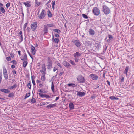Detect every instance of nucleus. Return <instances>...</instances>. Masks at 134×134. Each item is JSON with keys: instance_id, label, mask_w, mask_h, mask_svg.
Instances as JSON below:
<instances>
[{"instance_id": "f257e3e1", "label": "nucleus", "mask_w": 134, "mask_h": 134, "mask_svg": "<svg viewBox=\"0 0 134 134\" xmlns=\"http://www.w3.org/2000/svg\"><path fill=\"white\" fill-rule=\"evenodd\" d=\"M47 69H50L52 68L53 62L51 60L50 57H47Z\"/></svg>"}, {"instance_id": "f03ea898", "label": "nucleus", "mask_w": 134, "mask_h": 134, "mask_svg": "<svg viewBox=\"0 0 134 134\" xmlns=\"http://www.w3.org/2000/svg\"><path fill=\"white\" fill-rule=\"evenodd\" d=\"M78 82L79 83H85V80L84 77L81 75H79L77 78Z\"/></svg>"}, {"instance_id": "7ed1b4c3", "label": "nucleus", "mask_w": 134, "mask_h": 134, "mask_svg": "<svg viewBox=\"0 0 134 134\" xmlns=\"http://www.w3.org/2000/svg\"><path fill=\"white\" fill-rule=\"evenodd\" d=\"M103 11L105 14H108L110 13V9L107 6L104 5L103 6Z\"/></svg>"}, {"instance_id": "20e7f679", "label": "nucleus", "mask_w": 134, "mask_h": 134, "mask_svg": "<svg viewBox=\"0 0 134 134\" xmlns=\"http://www.w3.org/2000/svg\"><path fill=\"white\" fill-rule=\"evenodd\" d=\"M93 12L94 15H98L100 13V10L97 7H95L92 10Z\"/></svg>"}, {"instance_id": "39448f33", "label": "nucleus", "mask_w": 134, "mask_h": 134, "mask_svg": "<svg viewBox=\"0 0 134 134\" xmlns=\"http://www.w3.org/2000/svg\"><path fill=\"white\" fill-rule=\"evenodd\" d=\"M45 11L44 10L42 9V12L38 16V17L40 19H42L44 18L46 16Z\"/></svg>"}, {"instance_id": "423d86ee", "label": "nucleus", "mask_w": 134, "mask_h": 134, "mask_svg": "<svg viewBox=\"0 0 134 134\" xmlns=\"http://www.w3.org/2000/svg\"><path fill=\"white\" fill-rule=\"evenodd\" d=\"M89 77L93 80H97L98 78V77L96 74H91L89 75Z\"/></svg>"}, {"instance_id": "0eeeda50", "label": "nucleus", "mask_w": 134, "mask_h": 134, "mask_svg": "<svg viewBox=\"0 0 134 134\" xmlns=\"http://www.w3.org/2000/svg\"><path fill=\"white\" fill-rule=\"evenodd\" d=\"M37 25V23L36 22L31 25V26L32 31H34L36 29Z\"/></svg>"}, {"instance_id": "6e6552de", "label": "nucleus", "mask_w": 134, "mask_h": 134, "mask_svg": "<svg viewBox=\"0 0 134 134\" xmlns=\"http://www.w3.org/2000/svg\"><path fill=\"white\" fill-rule=\"evenodd\" d=\"M74 43L78 48H80L81 46V43L78 40H76L74 41Z\"/></svg>"}, {"instance_id": "1a4fd4ad", "label": "nucleus", "mask_w": 134, "mask_h": 134, "mask_svg": "<svg viewBox=\"0 0 134 134\" xmlns=\"http://www.w3.org/2000/svg\"><path fill=\"white\" fill-rule=\"evenodd\" d=\"M62 64L65 67L67 68H70L71 67V65L69 64L66 61H63V62Z\"/></svg>"}, {"instance_id": "9d476101", "label": "nucleus", "mask_w": 134, "mask_h": 134, "mask_svg": "<svg viewBox=\"0 0 134 134\" xmlns=\"http://www.w3.org/2000/svg\"><path fill=\"white\" fill-rule=\"evenodd\" d=\"M31 52L33 55H35L36 53V50L35 47L32 45H31Z\"/></svg>"}, {"instance_id": "9b49d317", "label": "nucleus", "mask_w": 134, "mask_h": 134, "mask_svg": "<svg viewBox=\"0 0 134 134\" xmlns=\"http://www.w3.org/2000/svg\"><path fill=\"white\" fill-rule=\"evenodd\" d=\"M81 54L82 53H80L79 52H76L73 54V56L75 58H79L81 55Z\"/></svg>"}, {"instance_id": "f8f14e48", "label": "nucleus", "mask_w": 134, "mask_h": 134, "mask_svg": "<svg viewBox=\"0 0 134 134\" xmlns=\"http://www.w3.org/2000/svg\"><path fill=\"white\" fill-rule=\"evenodd\" d=\"M0 91L4 93H8L10 92V91L8 89H0Z\"/></svg>"}, {"instance_id": "ddd939ff", "label": "nucleus", "mask_w": 134, "mask_h": 134, "mask_svg": "<svg viewBox=\"0 0 134 134\" xmlns=\"http://www.w3.org/2000/svg\"><path fill=\"white\" fill-rule=\"evenodd\" d=\"M38 94L42 98H43L44 97H46L47 98H50V96L48 95L42 94L41 93H39Z\"/></svg>"}, {"instance_id": "4468645a", "label": "nucleus", "mask_w": 134, "mask_h": 134, "mask_svg": "<svg viewBox=\"0 0 134 134\" xmlns=\"http://www.w3.org/2000/svg\"><path fill=\"white\" fill-rule=\"evenodd\" d=\"M85 93L84 92H82L80 91L78 92L77 93V95L79 96L80 97H82L85 95Z\"/></svg>"}, {"instance_id": "2eb2a0df", "label": "nucleus", "mask_w": 134, "mask_h": 134, "mask_svg": "<svg viewBox=\"0 0 134 134\" xmlns=\"http://www.w3.org/2000/svg\"><path fill=\"white\" fill-rule=\"evenodd\" d=\"M89 34L90 35H94L95 34L94 31L92 29H89Z\"/></svg>"}, {"instance_id": "dca6fc26", "label": "nucleus", "mask_w": 134, "mask_h": 134, "mask_svg": "<svg viewBox=\"0 0 134 134\" xmlns=\"http://www.w3.org/2000/svg\"><path fill=\"white\" fill-rule=\"evenodd\" d=\"M24 54V55L22 56L23 57V58H21V60L22 61L27 60V58L26 54L25 53Z\"/></svg>"}, {"instance_id": "f3484780", "label": "nucleus", "mask_w": 134, "mask_h": 134, "mask_svg": "<svg viewBox=\"0 0 134 134\" xmlns=\"http://www.w3.org/2000/svg\"><path fill=\"white\" fill-rule=\"evenodd\" d=\"M69 107L70 110H72L74 108V105L72 103H70L69 104Z\"/></svg>"}, {"instance_id": "a211bd4d", "label": "nucleus", "mask_w": 134, "mask_h": 134, "mask_svg": "<svg viewBox=\"0 0 134 134\" xmlns=\"http://www.w3.org/2000/svg\"><path fill=\"white\" fill-rule=\"evenodd\" d=\"M48 28L47 26L46 25H44L43 29V31L44 32V35L48 31Z\"/></svg>"}, {"instance_id": "6ab92c4d", "label": "nucleus", "mask_w": 134, "mask_h": 134, "mask_svg": "<svg viewBox=\"0 0 134 134\" xmlns=\"http://www.w3.org/2000/svg\"><path fill=\"white\" fill-rule=\"evenodd\" d=\"M125 70L124 72V74H125L126 75V76H127V72L129 70V67L128 66H126L125 68Z\"/></svg>"}, {"instance_id": "aec40b11", "label": "nucleus", "mask_w": 134, "mask_h": 134, "mask_svg": "<svg viewBox=\"0 0 134 134\" xmlns=\"http://www.w3.org/2000/svg\"><path fill=\"white\" fill-rule=\"evenodd\" d=\"M56 105L55 104H50L47 106L46 108L48 109H50L52 108H53Z\"/></svg>"}, {"instance_id": "412c9836", "label": "nucleus", "mask_w": 134, "mask_h": 134, "mask_svg": "<svg viewBox=\"0 0 134 134\" xmlns=\"http://www.w3.org/2000/svg\"><path fill=\"white\" fill-rule=\"evenodd\" d=\"M23 66L24 68H25L28 64L27 60H24L23 61Z\"/></svg>"}, {"instance_id": "4be33fe9", "label": "nucleus", "mask_w": 134, "mask_h": 134, "mask_svg": "<svg viewBox=\"0 0 134 134\" xmlns=\"http://www.w3.org/2000/svg\"><path fill=\"white\" fill-rule=\"evenodd\" d=\"M29 3V1H27L26 2H24L23 3L26 6L29 7L31 6V5Z\"/></svg>"}, {"instance_id": "5701e85b", "label": "nucleus", "mask_w": 134, "mask_h": 134, "mask_svg": "<svg viewBox=\"0 0 134 134\" xmlns=\"http://www.w3.org/2000/svg\"><path fill=\"white\" fill-rule=\"evenodd\" d=\"M109 98L112 100H117L118 99V98L117 97H116L114 96H112L109 97Z\"/></svg>"}, {"instance_id": "b1692460", "label": "nucleus", "mask_w": 134, "mask_h": 134, "mask_svg": "<svg viewBox=\"0 0 134 134\" xmlns=\"http://www.w3.org/2000/svg\"><path fill=\"white\" fill-rule=\"evenodd\" d=\"M53 30L54 31L56 32L58 34H60L61 32V31L60 30L58 29H53Z\"/></svg>"}, {"instance_id": "393cba45", "label": "nucleus", "mask_w": 134, "mask_h": 134, "mask_svg": "<svg viewBox=\"0 0 134 134\" xmlns=\"http://www.w3.org/2000/svg\"><path fill=\"white\" fill-rule=\"evenodd\" d=\"M51 89L52 90L53 92H54V86L53 82H52L51 84Z\"/></svg>"}, {"instance_id": "a878e982", "label": "nucleus", "mask_w": 134, "mask_h": 134, "mask_svg": "<svg viewBox=\"0 0 134 134\" xmlns=\"http://www.w3.org/2000/svg\"><path fill=\"white\" fill-rule=\"evenodd\" d=\"M47 15L49 17H51L52 16V14L50 11L49 10L47 11Z\"/></svg>"}, {"instance_id": "bb28decb", "label": "nucleus", "mask_w": 134, "mask_h": 134, "mask_svg": "<svg viewBox=\"0 0 134 134\" xmlns=\"http://www.w3.org/2000/svg\"><path fill=\"white\" fill-rule=\"evenodd\" d=\"M3 76L4 78H5V80H7L8 78V76L7 73H3Z\"/></svg>"}, {"instance_id": "cd10ccee", "label": "nucleus", "mask_w": 134, "mask_h": 134, "mask_svg": "<svg viewBox=\"0 0 134 134\" xmlns=\"http://www.w3.org/2000/svg\"><path fill=\"white\" fill-rule=\"evenodd\" d=\"M43 76L41 77V80L43 81H45V74L44 73H42Z\"/></svg>"}, {"instance_id": "c85d7f7f", "label": "nucleus", "mask_w": 134, "mask_h": 134, "mask_svg": "<svg viewBox=\"0 0 134 134\" xmlns=\"http://www.w3.org/2000/svg\"><path fill=\"white\" fill-rule=\"evenodd\" d=\"M95 46L97 48H99L100 47V43H95Z\"/></svg>"}, {"instance_id": "c756f323", "label": "nucleus", "mask_w": 134, "mask_h": 134, "mask_svg": "<svg viewBox=\"0 0 134 134\" xmlns=\"http://www.w3.org/2000/svg\"><path fill=\"white\" fill-rule=\"evenodd\" d=\"M14 96V94L13 92L10 93L8 96V97H13Z\"/></svg>"}, {"instance_id": "7c9ffc66", "label": "nucleus", "mask_w": 134, "mask_h": 134, "mask_svg": "<svg viewBox=\"0 0 134 134\" xmlns=\"http://www.w3.org/2000/svg\"><path fill=\"white\" fill-rule=\"evenodd\" d=\"M17 85L16 84H14L10 88V89H13L14 88H16L17 87Z\"/></svg>"}, {"instance_id": "2f4dec72", "label": "nucleus", "mask_w": 134, "mask_h": 134, "mask_svg": "<svg viewBox=\"0 0 134 134\" xmlns=\"http://www.w3.org/2000/svg\"><path fill=\"white\" fill-rule=\"evenodd\" d=\"M68 85L69 86H72L73 87H75L76 86L75 84L74 83H69L68 84Z\"/></svg>"}, {"instance_id": "473e14b6", "label": "nucleus", "mask_w": 134, "mask_h": 134, "mask_svg": "<svg viewBox=\"0 0 134 134\" xmlns=\"http://www.w3.org/2000/svg\"><path fill=\"white\" fill-rule=\"evenodd\" d=\"M1 12L3 13H4L5 12V10L3 7H1Z\"/></svg>"}, {"instance_id": "72a5a7b5", "label": "nucleus", "mask_w": 134, "mask_h": 134, "mask_svg": "<svg viewBox=\"0 0 134 134\" xmlns=\"http://www.w3.org/2000/svg\"><path fill=\"white\" fill-rule=\"evenodd\" d=\"M36 2V5L38 6H39L40 4V2H38L37 1V0H35Z\"/></svg>"}, {"instance_id": "f704fd0d", "label": "nucleus", "mask_w": 134, "mask_h": 134, "mask_svg": "<svg viewBox=\"0 0 134 134\" xmlns=\"http://www.w3.org/2000/svg\"><path fill=\"white\" fill-rule=\"evenodd\" d=\"M47 26H48L50 27H52L54 26L53 24H48L46 25Z\"/></svg>"}, {"instance_id": "c9c22d12", "label": "nucleus", "mask_w": 134, "mask_h": 134, "mask_svg": "<svg viewBox=\"0 0 134 134\" xmlns=\"http://www.w3.org/2000/svg\"><path fill=\"white\" fill-rule=\"evenodd\" d=\"M55 4V1H52V7L53 9H54V6Z\"/></svg>"}, {"instance_id": "e433bc0d", "label": "nucleus", "mask_w": 134, "mask_h": 134, "mask_svg": "<svg viewBox=\"0 0 134 134\" xmlns=\"http://www.w3.org/2000/svg\"><path fill=\"white\" fill-rule=\"evenodd\" d=\"M3 73H7V70L5 66L3 67Z\"/></svg>"}, {"instance_id": "4c0bfd02", "label": "nucleus", "mask_w": 134, "mask_h": 134, "mask_svg": "<svg viewBox=\"0 0 134 134\" xmlns=\"http://www.w3.org/2000/svg\"><path fill=\"white\" fill-rule=\"evenodd\" d=\"M30 96V93H26V95L25 96V97L24 98V99H26L29 96Z\"/></svg>"}, {"instance_id": "58836bf2", "label": "nucleus", "mask_w": 134, "mask_h": 134, "mask_svg": "<svg viewBox=\"0 0 134 134\" xmlns=\"http://www.w3.org/2000/svg\"><path fill=\"white\" fill-rule=\"evenodd\" d=\"M54 42L55 43H58L59 42V39L58 38H55L54 39Z\"/></svg>"}, {"instance_id": "ea45409f", "label": "nucleus", "mask_w": 134, "mask_h": 134, "mask_svg": "<svg viewBox=\"0 0 134 134\" xmlns=\"http://www.w3.org/2000/svg\"><path fill=\"white\" fill-rule=\"evenodd\" d=\"M31 101L32 103H34L36 102L35 99L33 97H32V99H31Z\"/></svg>"}, {"instance_id": "a19ab883", "label": "nucleus", "mask_w": 134, "mask_h": 134, "mask_svg": "<svg viewBox=\"0 0 134 134\" xmlns=\"http://www.w3.org/2000/svg\"><path fill=\"white\" fill-rule=\"evenodd\" d=\"M31 79H32V82L33 83V84L34 85H35V80L33 79V77L32 76H31Z\"/></svg>"}, {"instance_id": "79ce46f5", "label": "nucleus", "mask_w": 134, "mask_h": 134, "mask_svg": "<svg viewBox=\"0 0 134 134\" xmlns=\"http://www.w3.org/2000/svg\"><path fill=\"white\" fill-rule=\"evenodd\" d=\"M120 81L122 82H123L124 81V77L122 76H121L120 78Z\"/></svg>"}, {"instance_id": "37998d69", "label": "nucleus", "mask_w": 134, "mask_h": 134, "mask_svg": "<svg viewBox=\"0 0 134 134\" xmlns=\"http://www.w3.org/2000/svg\"><path fill=\"white\" fill-rule=\"evenodd\" d=\"M69 62L71 64H72L73 65H76V64L74 61H73L72 60H70L69 61Z\"/></svg>"}, {"instance_id": "c03bdc74", "label": "nucleus", "mask_w": 134, "mask_h": 134, "mask_svg": "<svg viewBox=\"0 0 134 134\" xmlns=\"http://www.w3.org/2000/svg\"><path fill=\"white\" fill-rule=\"evenodd\" d=\"M31 82L29 83L27 85V86L29 88V89H31Z\"/></svg>"}, {"instance_id": "a18cd8bd", "label": "nucleus", "mask_w": 134, "mask_h": 134, "mask_svg": "<svg viewBox=\"0 0 134 134\" xmlns=\"http://www.w3.org/2000/svg\"><path fill=\"white\" fill-rule=\"evenodd\" d=\"M57 65L59 66L61 68H62V66L60 63L58 61H57L56 62Z\"/></svg>"}, {"instance_id": "49530a36", "label": "nucleus", "mask_w": 134, "mask_h": 134, "mask_svg": "<svg viewBox=\"0 0 134 134\" xmlns=\"http://www.w3.org/2000/svg\"><path fill=\"white\" fill-rule=\"evenodd\" d=\"M42 69L44 70V71H46V68L45 64H44L42 66Z\"/></svg>"}, {"instance_id": "de8ad7c7", "label": "nucleus", "mask_w": 134, "mask_h": 134, "mask_svg": "<svg viewBox=\"0 0 134 134\" xmlns=\"http://www.w3.org/2000/svg\"><path fill=\"white\" fill-rule=\"evenodd\" d=\"M82 17H83L84 18H85L86 19L88 18V16H87V15L86 14H82Z\"/></svg>"}, {"instance_id": "09e8293b", "label": "nucleus", "mask_w": 134, "mask_h": 134, "mask_svg": "<svg viewBox=\"0 0 134 134\" xmlns=\"http://www.w3.org/2000/svg\"><path fill=\"white\" fill-rule=\"evenodd\" d=\"M27 24H28V23L27 22V23H25L24 25L23 28H24V30H25V28L26 27V26H27Z\"/></svg>"}, {"instance_id": "8fccbe9b", "label": "nucleus", "mask_w": 134, "mask_h": 134, "mask_svg": "<svg viewBox=\"0 0 134 134\" xmlns=\"http://www.w3.org/2000/svg\"><path fill=\"white\" fill-rule=\"evenodd\" d=\"M27 51V52L28 53V54H29V55L31 57V58L33 60L34 59V58H33V57L31 54L30 53V52L28 51Z\"/></svg>"}, {"instance_id": "3c124183", "label": "nucleus", "mask_w": 134, "mask_h": 134, "mask_svg": "<svg viewBox=\"0 0 134 134\" xmlns=\"http://www.w3.org/2000/svg\"><path fill=\"white\" fill-rule=\"evenodd\" d=\"M12 62L14 64H15V65H16L17 64V62L15 60H12Z\"/></svg>"}, {"instance_id": "603ef678", "label": "nucleus", "mask_w": 134, "mask_h": 134, "mask_svg": "<svg viewBox=\"0 0 134 134\" xmlns=\"http://www.w3.org/2000/svg\"><path fill=\"white\" fill-rule=\"evenodd\" d=\"M10 4L9 3H8L6 4V6L7 8H9L10 6Z\"/></svg>"}, {"instance_id": "864d4df0", "label": "nucleus", "mask_w": 134, "mask_h": 134, "mask_svg": "<svg viewBox=\"0 0 134 134\" xmlns=\"http://www.w3.org/2000/svg\"><path fill=\"white\" fill-rule=\"evenodd\" d=\"M74 60L76 62H77L79 60V58H75Z\"/></svg>"}, {"instance_id": "5fc2aeb1", "label": "nucleus", "mask_w": 134, "mask_h": 134, "mask_svg": "<svg viewBox=\"0 0 134 134\" xmlns=\"http://www.w3.org/2000/svg\"><path fill=\"white\" fill-rule=\"evenodd\" d=\"M85 43H84V44H86V45H88L89 44V41H85Z\"/></svg>"}, {"instance_id": "6e6d98bb", "label": "nucleus", "mask_w": 134, "mask_h": 134, "mask_svg": "<svg viewBox=\"0 0 134 134\" xmlns=\"http://www.w3.org/2000/svg\"><path fill=\"white\" fill-rule=\"evenodd\" d=\"M108 37L109 38V39H110V40H111L113 39V38L112 36L111 35H109Z\"/></svg>"}, {"instance_id": "4d7b16f0", "label": "nucleus", "mask_w": 134, "mask_h": 134, "mask_svg": "<svg viewBox=\"0 0 134 134\" xmlns=\"http://www.w3.org/2000/svg\"><path fill=\"white\" fill-rule=\"evenodd\" d=\"M6 59L8 61H9L11 59V58L10 57H8L6 58Z\"/></svg>"}, {"instance_id": "13d9d810", "label": "nucleus", "mask_w": 134, "mask_h": 134, "mask_svg": "<svg viewBox=\"0 0 134 134\" xmlns=\"http://www.w3.org/2000/svg\"><path fill=\"white\" fill-rule=\"evenodd\" d=\"M40 71L41 73H45V71H44V70H43L42 69L40 70Z\"/></svg>"}, {"instance_id": "bf43d9fd", "label": "nucleus", "mask_w": 134, "mask_h": 134, "mask_svg": "<svg viewBox=\"0 0 134 134\" xmlns=\"http://www.w3.org/2000/svg\"><path fill=\"white\" fill-rule=\"evenodd\" d=\"M12 73L14 75H15L16 74V71L15 70H13L12 71Z\"/></svg>"}, {"instance_id": "052dcab7", "label": "nucleus", "mask_w": 134, "mask_h": 134, "mask_svg": "<svg viewBox=\"0 0 134 134\" xmlns=\"http://www.w3.org/2000/svg\"><path fill=\"white\" fill-rule=\"evenodd\" d=\"M94 87H95V89H97V88H99V86L98 85H96L95 86H94Z\"/></svg>"}, {"instance_id": "680f3d73", "label": "nucleus", "mask_w": 134, "mask_h": 134, "mask_svg": "<svg viewBox=\"0 0 134 134\" xmlns=\"http://www.w3.org/2000/svg\"><path fill=\"white\" fill-rule=\"evenodd\" d=\"M55 37H60L59 35L58 34H55Z\"/></svg>"}, {"instance_id": "e2e57ef3", "label": "nucleus", "mask_w": 134, "mask_h": 134, "mask_svg": "<svg viewBox=\"0 0 134 134\" xmlns=\"http://www.w3.org/2000/svg\"><path fill=\"white\" fill-rule=\"evenodd\" d=\"M41 81L38 80H37L36 81V82L37 83H39Z\"/></svg>"}, {"instance_id": "0e129e2a", "label": "nucleus", "mask_w": 134, "mask_h": 134, "mask_svg": "<svg viewBox=\"0 0 134 134\" xmlns=\"http://www.w3.org/2000/svg\"><path fill=\"white\" fill-rule=\"evenodd\" d=\"M58 69L55 68V67H54V69H53V71L54 72H55L56 70H57Z\"/></svg>"}, {"instance_id": "69168bd1", "label": "nucleus", "mask_w": 134, "mask_h": 134, "mask_svg": "<svg viewBox=\"0 0 134 134\" xmlns=\"http://www.w3.org/2000/svg\"><path fill=\"white\" fill-rule=\"evenodd\" d=\"M21 51H18V54L19 56H20L21 55V54L20 53Z\"/></svg>"}, {"instance_id": "338daca9", "label": "nucleus", "mask_w": 134, "mask_h": 134, "mask_svg": "<svg viewBox=\"0 0 134 134\" xmlns=\"http://www.w3.org/2000/svg\"><path fill=\"white\" fill-rule=\"evenodd\" d=\"M22 31H20L19 33V35L21 36L22 35Z\"/></svg>"}, {"instance_id": "774afa93", "label": "nucleus", "mask_w": 134, "mask_h": 134, "mask_svg": "<svg viewBox=\"0 0 134 134\" xmlns=\"http://www.w3.org/2000/svg\"><path fill=\"white\" fill-rule=\"evenodd\" d=\"M107 83L109 85H110V82L108 80H107Z\"/></svg>"}]
</instances>
